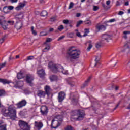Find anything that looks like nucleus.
<instances>
[{
	"label": "nucleus",
	"mask_w": 130,
	"mask_h": 130,
	"mask_svg": "<svg viewBox=\"0 0 130 130\" xmlns=\"http://www.w3.org/2000/svg\"><path fill=\"white\" fill-rule=\"evenodd\" d=\"M85 25H88V26H91L92 25V21L90 20H86L84 21Z\"/></svg>",
	"instance_id": "nucleus-31"
},
{
	"label": "nucleus",
	"mask_w": 130,
	"mask_h": 130,
	"mask_svg": "<svg viewBox=\"0 0 130 130\" xmlns=\"http://www.w3.org/2000/svg\"><path fill=\"white\" fill-rule=\"evenodd\" d=\"M72 113L73 116L76 115L78 116L76 119L78 121L83 120L85 117V115H86V114H85V111H84L83 110H75L72 112Z\"/></svg>",
	"instance_id": "nucleus-4"
},
{
	"label": "nucleus",
	"mask_w": 130,
	"mask_h": 130,
	"mask_svg": "<svg viewBox=\"0 0 130 130\" xmlns=\"http://www.w3.org/2000/svg\"><path fill=\"white\" fill-rule=\"evenodd\" d=\"M102 41H104L105 42H109V40H111V35L105 34L102 35Z\"/></svg>",
	"instance_id": "nucleus-9"
},
{
	"label": "nucleus",
	"mask_w": 130,
	"mask_h": 130,
	"mask_svg": "<svg viewBox=\"0 0 130 130\" xmlns=\"http://www.w3.org/2000/svg\"><path fill=\"white\" fill-rule=\"evenodd\" d=\"M5 41V37H3L0 39V43L2 44Z\"/></svg>",
	"instance_id": "nucleus-52"
},
{
	"label": "nucleus",
	"mask_w": 130,
	"mask_h": 130,
	"mask_svg": "<svg viewBox=\"0 0 130 130\" xmlns=\"http://www.w3.org/2000/svg\"><path fill=\"white\" fill-rule=\"evenodd\" d=\"M85 31V34L83 35V36H87V34H89V33H90V29L89 28H85L84 29Z\"/></svg>",
	"instance_id": "nucleus-33"
},
{
	"label": "nucleus",
	"mask_w": 130,
	"mask_h": 130,
	"mask_svg": "<svg viewBox=\"0 0 130 130\" xmlns=\"http://www.w3.org/2000/svg\"><path fill=\"white\" fill-rule=\"evenodd\" d=\"M65 98H66V93L62 91H61L58 93V102H60V103L62 102L64 100Z\"/></svg>",
	"instance_id": "nucleus-11"
},
{
	"label": "nucleus",
	"mask_w": 130,
	"mask_h": 130,
	"mask_svg": "<svg viewBox=\"0 0 130 130\" xmlns=\"http://www.w3.org/2000/svg\"><path fill=\"white\" fill-rule=\"evenodd\" d=\"M37 73L40 78H44L45 76V71L43 69L38 71Z\"/></svg>",
	"instance_id": "nucleus-19"
},
{
	"label": "nucleus",
	"mask_w": 130,
	"mask_h": 130,
	"mask_svg": "<svg viewBox=\"0 0 130 130\" xmlns=\"http://www.w3.org/2000/svg\"><path fill=\"white\" fill-rule=\"evenodd\" d=\"M20 128L22 130H30L31 126L29 125V123L20 120L19 121L18 123Z\"/></svg>",
	"instance_id": "nucleus-6"
},
{
	"label": "nucleus",
	"mask_w": 130,
	"mask_h": 130,
	"mask_svg": "<svg viewBox=\"0 0 130 130\" xmlns=\"http://www.w3.org/2000/svg\"><path fill=\"white\" fill-rule=\"evenodd\" d=\"M115 21V19H110L109 21H107V23H113Z\"/></svg>",
	"instance_id": "nucleus-48"
},
{
	"label": "nucleus",
	"mask_w": 130,
	"mask_h": 130,
	"mask_svg": "<svg viewBox=\"0 0 130 130\" xmlns=\"http://www.w3.org/2000/svg\"><path fill=\"white\" fill-rule=\"evenodd\" d=\"M73 127L71 125H68L65 127L64 129L65 130H73Z\"/></svg>",
	"instance_id": "nucleus-41"
},
{
	"label": "nucleus",
	"mask_w": 130,
	"mask_h": 130,
	"mask_svg": "<svg viewBox=\"0 0 130 130\" xmlns=\"http://www.w3.org/2000/svg\"><path fill=\"white\" fill-rule=\"evenodd\" d=\"M17 77L18 80H21V79H24V78H25V75L23 72L20 71L19 73H17Z\"/></svg>",
	"instance_id": "nucleus-23"
},
{
	"label": "nucleus",
	"mask_w": 130,
	"mask_h": 130,
	"mask_svg": "<svg viewBox=\"0 0 130 130\" xmlns=\"http://www.w3.org/2000/svg\"><path fill=\"white\" fill-rule=\"evenodd\" d=\"M44 90L46 95H47V96H49L50 95V92L51 91V88H50V86L46 85L44 87Z\"/></svg>",
	"instance_id": "nucleus-16"
},
{
	"label": "nucleus",
	"mask_w": 130,
	"mask_h": 130,
	"mask_svg": "<svg viewBox=\"0 0 130 130\" xmlns=\"http://www.w3.org/2000/svg\"><path fill=\"white\" fill-rule=\"evenodd\" d=\"M53 30H54V29H53V28H50L49 30V32H52V31H53Z\"/></svg>",
	"instance_id": "nucleus-64"
},
{
	"label": "nucleus",
	"mask_w": 130,
	"mask_h": 130,
	"mask_svg": "<svg viewBox=\"0 0 130 130\" xmlns=\"http://www.w3.org/2000/svg\"><path fill=\"white\" fill-rule=\"evenodd\" d=\"M100 60V58H99L98 56H96V58L95 59V66L100 65V62H99Z\"/></svg>",
	"instance_id": "nucleus-28"
},
{
	"label": "nucleus",
	"mask_w": 130,
	"mask_h": 130,
	"mask_svg": "<svg viewBox=\"0 0 130 130\" xmlns=\"http://www.w3.org/2000/svg\"><path fill=\"white\" fill-rule=\"evenodd\" d=\"M68 38H74V33L71 32L67 34Z\"/></svg>",
	"instance_id": "nucleus-35"
},
{
	"label": "nucleus",
	"mask_w": 130,
	"mask_h": 130,
	"mask_svg": "<svg viewBox=\"0 0 130 130\" xmlns=\"http://www.w3.org/2000/svg\"><path fill=\"white\" fill-rule=\"evenodd\" d=\"M33 81H34V75L28 74L26 76V82L29 84L30 87H33Z\"/></svg>",
	"instance_id": "nucleus-7"
},
{
	"label": "nucleus",
	"mask_w": 130,
	"mask_h": 130,
	"mask_svg": "<svg viewBox=\"0 0 130 130\" xmlns=\"http://www.w3.org/2000/svg\"><path fill=\"white\" fill-rule=\"evenodd\" d=\"M37 94V96L40 98H45L46 93H45V91L39 90L38 91Z\"/></svg>",
	"instance_id": "nucleus-15"
},
{
	"label": "nucleus",
	"mask_w": 130,
	"mask_h": 130,
	"mask_svg": "<svg viewBox=\"0 0 130 130\" xmlns=\"http://www.w3.org/2000/svg\"><path fill=\"white\" fill-rule=\"evenodd\" d=\"M48 14V13H47V11L45 10L42 11V12L41 13V17H45L46 16H47Z\"/></svg>",
	"instance_id": "nucleus-27"
},
{
	"label": "nucleus",
	"mask_w": 130,
	"mask_h": 130,
	"mask_svg": "<svg viewBox=\"0 0 130 130\" xmlns=\"http://www.w3.org/2000/svg\"><path fill=\"white\" fill-rule=\"evenodd\" d=\"M81 13H76V17H77V18H79V17H81Z\"/></svg>",
	"instance_id": "nucleus-56"
},
{
	"label": "nucleus",
	"mask_w": 130,
	"mask_h": 130,
	"mask_svg": "<svg viewBox=\"0 0 130 130\" xmlns=\"http://www.w3.org/2000/svg\"><path fill=\"white\" fill-rule=\"evenodd\" d=\"M3 12L4 13H5V14H8V13H9V9L6 8L5 9V7L3 8Z\"/></svg>",
	"instance_id": "nucleus-46"
},
{
	"label": "nucleus",
	"mask_w": 130,
	"mask_h": 130,
	"mask_svg": "<svg viewBox=\"0 0 130 130\" xmlns=\"http://www.w3.org/2000/svg\"><path fill=\"white\" fill-rule=\"evenodd\" d=\"M123 34H124V35H126L127 34H130V31H123Z\"/></svg>",
	"instance_id": "nucleus-53"
},
{
	"label": "nucleus",
	"mask_w": 130,
	"mask_h": 130,
	"mask_svg": "<svg viewBox=\"0 0 130 130\" xmlns=\"http://www.w3.org/2000/svg\"><path fill=\"white\" fill-rule=\"evenodd\" d=\"M96 29L98 30V32H100V31H105L106 30V26L104 25L98 24L95 26Z\"/></svg>",
	"instance_id": "nucleus-13"
},
{
	"label": "nucleus",
	"mask_w": 130,
	"mask_h": 130,
	"mask_svg": "<svg viewBox=\"0 0 130 130\" xmlns=\"http://www.w3.org/2000/svg\"><path fill=\"white\" fill-rule=\"evenodd\" d=\"M68 84L71 86V87H73L74 86V82H68Z\"/></svg>",
	"instance_id": "nucleus-58"
},
{
	"label": "nucleus",
	"mask_w": 130,
	"mask_h": 130,
	"mask_svg": "<svg viewBox=\"0 0 130 130\" xmlns=\"http://www.w3.org/2000/svg\"><path fill=\"white\" fill-rule=\"evenodd\" d=\"M83 24V21L80 20L78 22H77V23L76 24L77 28L80 27V25H82Z\"/></svg>",
	"instance_id": "nucleus-36"
},
{
	"label": "nucleus",
	"mask_w": 130,
	"mask_h": 130,
	"mask_svg": "<svg viewBox=\"0 0 130 130\" xmlns=\"http://www.w3.org/2000/svg\"><path fill=\"white\" fill-rule=\"evenodd\" d=\"M116 6H120V3H119V1H117L116 4Z\"/></svg>",
	"instance_id": "nucleus-63"
},
{
	"label": "nucleus",
	"mask_w": 130,
	"mask_h": 130,
	"mask_svg": "<svg viewBox=\"0 0 130 130\" xmlns=\"http://www.w3.org/2000/svg\"><path fill=\"white\" fill-rule=\"evenodd\" d=\"M59 125H60V124H59V122L58 121H55L54 119L52 120V123L51 124L52 128H54L55 129L57 128Z\"/></svg>",
	"instance_id": "nucleus-12"
},
{
	"label": "nucleus",
	"mask_w": 130,
	"mask_h": 130,
	"mask_svg": "<svg viewBox=\"0 0 130 130\" xmlns=\"http://www.w3.org/2000/svg\"><path fill=\"white\" fill-rule=\"evenodd\" d=\"M102 43H103V41H101L99 43H97L96 44V48H100V47H101V46H102Z\"/></svg>",
	"instance_id": "nucleus-29"
},
{
	"label": "nucleus",
	"mask_w": 130,
	"mask_h": 130,
	"mask_svg": "<svg viewBox=\"0 0 130 130\" xmlns=\"http://www.w3.org/2000/svg\"><path fill=\"white\" fill-rule=\"evenodd\" d=\"M48 68L53 73H58L59 72L63 73V75H68L69 74L68 70H66L63 67L59 64H53L49 62Z\"/></svg>",
	"instance_id": "nucleus-3"
},
{
	"label": "nucleus",
	"mask_w": 130,
	"mask_h": 130,
	"mask_svg": "<svg viewBox=\"0 0 130 130\" xmlns=\"http://www.w3.org/2000/svg\"><path fill=\"white\" fill-rule=\"evenodd\" d=\"M25 6H26V4L20 3L19 5L15 8V10H16V11H20V10H22V9H23Z\"/></svg>",
	"instance_id": "nucleus-22"
},
{
	"label": "nucleus",
	"mask_w": 130,
	"mask_h": 130,
	"mask_svg": "<svg viewBox=\"0 0 130 130\" xmlns=\"http://www.w3.org/2000/svg\"><path fill=\"white\" fill-rule=\"evenodd\" d=\"M15 22L14 21L9 20L8 21L6 20H3L2 19H0V27H2L4 30H7L8 29V26L9 24L10 25H14Z\"/></svg>",
	"instance_id": "nucleus-5"
},
{
	"label": "nucleus",
	"mask_w": 130,
	"mask_h": 130,
	"mask_svg": "<svg viewBox=\"0 0 130 130\" xmlns=\"http://www.w3.org/2000/svg\"><path fill=\"white\" fill-rule=\"evenodd\" d=\"M19 83H21V86L18 85V87H23V86H24V81H20L19 82Z\"/></svg>",
	"instance_id": "nucleus-60"
},
{
	"label": "nucleus",
	"mask_w": 130,
	"mask_h": 130,
	"mask_svg": "<svg viewBox=\"0 0 130 130\" xmlns=\"http://www.w3.org/2000/svg\"><path fill=\"white\" fill-rule=\"evenodd\" d=\"M50 20H51V22H54V21H55V20H56V18L55 17H51L50 18Z\"/></svg>",
	"instance_id": "nucleus-54"
},
{
	"label": "nucleus",
	"mask_w": 130,
	"mask_h": 130,
	"mask_svg": "<svg viewBox=\"0 0 130 130\" xmlns=\"http://www.w3.org/2000/svg\"><path fill=\"white\" fill-rule=\"evenodd\" d=\"M5 94H6L5 90L3 89H0V97H1L2 96H5Z\"/></svg>",
	"instance_id": "nucleus-37"
},
{
	"label": "nucleus",
	"mask_w": 130,
	"mask_h": 130,
	"mask_svg": "<svg viewBox=\"0 0 130 130\" xmlns=\"http://www.w3.org/2000/svg\"><path fill=\"white\" fill-rule=\"evenodd\" d=\"M23 27V23L21 21H19L16 22V24L15 25V27L17 29V30H20L21 28Z\"/></svg>",
	"instance_id": "nucleus-18"
},
{
	"label": "nucleus",
	"mask_w": 130,
	"mask_h": 130,
	"mask_svg": "<svg viewBox=\"0 0 130 130\" xmlns=\"http://www.w3.org/2000/svg\"><path fill=\"white\" fill-rule=\"evenodd\" d=\"M76 35L78 37H82V36L81 35V33H80V32H77L76 33Z\"/></svg>",
	"instance_id": "nucleus-59"
},
{
	"label": "nucleus",
	"mask_w": 130,
	"mask_h": 130,
	"mask_svg": "<svg viewBox=\"0 0 130 130\" xmlns=\"http://www.w3.org/2000/svg\"><path fill=\"white\" fill-rule=\"evenodd\" d=\"M64 37H66L65 36H62L61 37H60L58 39V41H60V40H62V39H63V38H64Z\"/></svg>",
	"instance_id": "nucleus-49"
},
{
	"label": "nucleus",
	"mask_w": 130,
	"mask_h": 130,
	"mask_svg": "<svg viewBox=\"0 0 130 130\" xmlns=\"http://www.w3.org/2000/svg\"><path fill=\"white\" fill-rule=\"evenodd\" d=\"M70 99H71L72 102H73L74 104H78V99H77V98H76V96L74 95V94H71Z\"/></svg>",
	"instance_id": "nucleus-20"
},
{
	"label": "nucleus",
	"mask_w": 130,
	"mask_h": 130,
	"mask_svg": "<svg viewBox=\"0 0 130 130\" xmlns=\"http://www.w3.org/2000/svg\"><path fill=\"white\" fill-rule=\"evenodd\" d=\"M50 49V46H49V45H48L47 47H46L44 48V50H47V51H48V50H49Z\"/></svg>",
	"instance_id": "nucleus-50"
},
{
	"label": "nucleus",
	"mask_w": 130,
	"mask_h": 130,
	"mask_svg": "<svg viewBox=\"0 0 130 130\" xmlns=\"http://www.w3.org/2000/svg\"><path fill=\"white\" fill-rule=\"evenodd\" d=\"M129 45H130V43H128L125 44L123 47V50H122V52H124L125 51H129L130 50Z\"/></svg>",
	"instance_id": "nucleus-21"
},
{
	"label": "nucleus",
	"mask_w": 130,
	"mask_h": 130,
	"mask_svg": "<svg viewBox=\"0 0 130 130\" xmlns=\"http://www.w3.org/2000/svg\"><path fill=\"white\" fill-rule=\"evenodd\" d=\"M0 83H2L3 85H9L12 83L11 80H8L7 79L0 78Z\"/></svg>",
	"instance_id": "nucleus-17"
},
{
	"label": "nucleus",
	"mask_w": 130,
	"mask_h": 130,
	"mask_svg": "<svg viewBox=\"0 0 130 130\" xmlns=\"http://www.w3.org/2000/svg\"><path fill=\"white\" fill-rule=\"evenodd\" d=\"M91 77H89L87 80L85 82V83L82 85L81 88H85V87H87L88 85H89V83H90V81H91Z\"/></svg>",
	"instance_id": "nucleus-24"
},
{
	"label": "nucleus",
	"mask_w": 130,
	"mask_h": 130,
	"mask_svg": "<svg viewBox=\"0 0 130 130\" xmlns=\"http://www.w3.org/2000/svg\"><path fill=\"white\" fill-rule=\"evenodd\" d=\"M106 4L107 6H109L110 5V0L107 1Z\"/></svg>",
	"instance_id": "nucleus-57"
},
{
	"label": "nucleus",
	"mask_w": 130,
	"mask_h": 130,
	"mask_svg": "<svg viewBox=\"0 0 130 130\" xmlns=\"http://www.w3.org/2000/svg\"><path fill=\"white\" fill-rule=\"evenodd\" d=\"M27 101L25 100H22L17 104H16V106H17V108H22V107H24L27 105Z\"/></svg>",
	"instance_id": "nucleus-10"
},
{
	"label": "nucleus",
	"mask_w": 130,
	"mask_h": 130,
	"mask_svg": "<svg viewBox=\"0 0 130 130\" xmlns=\"http://www.w3.org/2000/svg\"><path fill=\"white\" fill-rule=\"evenodd\" d=\"M7 64V62H5L1 64H0V71L3 69V68H5L6 67V64Z\"/></svg>",
	"instance_id": "nucleus-43"
},
{
	"label": "nucleus",
	"mask_w": 130,
	"mask_h": 130,
	"mask_svg": "<svg viewBox=\"0 0 130 130\" xmlns=\"http://www.w3.org/2000/svg\"><path fill=\"white\" fill-rule=\"evenodd\" d=\"M6 9H8V11H12V10H14V7L13 6H5L4 10H6Z\"/></svg>",
	"instance_id": "nucleus-32"
},
{
	"label": "nucleus",
	"mask_w": 130,
	"mask_h": 130,
	"mask_svg": "<svg viewBox=\"0 0 130 130\" xmlns=\"http://www.w3.org/2000/svg\"><path fill=\"white\" fill-rule=\"evenodd\" d=\"M125 6H129V2L128 1H127L124 4Z\"/></svg>",
	"instance_id": "nucleus-62"
},
{
	"label": "nucleus",
	"mask_w": 130,
	"mask_h": 130,
	"mask_svg": "<svg viewBox=\"0 0 130 130\" xmlns=\"http://www.w3.org/2000/svg\"><path fill=\"white\" fill-rule=\"evenodd\" d=\"M34 59V56H29L27 57V60H33Z\"/></svg>",
	"instance_id": "nucleus-45"
},
{
	"label": "nucleus",
	"mask_w": 130,
	"mask_h": 130,
	"mask_svg": "<svg viewBox=\"0 0 130 130\" xmlns=\"http://www.w3.org/2000/svg\"><path fill=\"white\" fill-rule=\"evenodd\" d=\"M121 102V101H119L116 107L113 109V110H116L117 109V107H118V106H119V105H120Z\"/></svg>",
	"instance_id": "nucleus-47"
},
{
	"label": "nucleus",
	"mask_w": 130,
	"mask_h": 130,
	"mask_svg": "<svg viewBox=\"0 0 130 130\" xmlns=\"http://www.w3.org/2000/svg\"><path fill=\"white\" fill-rule=\"evenodd\" d=\"M123 14H124V12L121 11H120L118 13V15H119L120 16H122V15H123Z\"/></svg>",
	"instance_id": "nucleus-55"
},
{
	"label": "nucleus",
	"mask_w": 130,
	"mask_h": 130,
	"mask_svg": "<svg viewBox=\"0 0 130 130\" xmlns=\"http://www.w3.org/2000/svg\"><path fill=\"white\" fill-rule=\"evenodd\" d=\"M40 112L42 115H47L48 113V108L46 106H42L40 108Z\"/></svg>",
	"instance_id": "nucleus-8"
},
{
	"label": "nucleus",
	"mask_w": 130,
	"mask_h": 130,
	"mask_svg": "<svg viewBox=\"0 0 130 130\" xmlns=\"http://www.w3.org/2000/svg\"><path fill=\"white\" fill-rule=\"evenodd\" d=\"M67 54L69 57H67V59H69L70 61H74L76 59L80 58V51L76 48L75 46L69 47L67 51Z\"/></svg>",
	"instance_id": "nucleus-2"
},
{
	"label": "nucleus",
	"mask_w": 130,
	"mask_h": 130,
	"mask_svg": "<svg viewBox=\"0 0 130 130\" xmlns=\"http://www.w3.org/2000/svg\"><path fill=\"white\" fill-rule=\"evenodd\" d=\"M102 7L104 8L105 10H108L109 9L106 5H105L104 3H102Z\"/></svg>",
	"instance_id": "nucleus-42"
},
{
	"label": "nucleus",
	"mask_w": 130,
	"mask_h": 130,
	"mask_svg": "<svg viewBox=\"0 0 130 130\" xmlns=\"http://www.w3.org/2000/svg\"><path fill=\"white\" fill-rule=\"evenodd\" d=\"M73 22V20L69 21V20L68 19L64 20L63 21V23L66 25H68V24H72Z\"/></svg>",
	"instance_id": "nucleus-26"
},
{
	"label": "nucleus",
	"mask_w": 130,
	"mask_h": 130,
	"mask_svg": "<svg viewBox=\"0 0 130 130\" xmlns=\"http://www.w3.org/2000/svg\"><path fill=\"white\" fill-rule=\"evenodd\" d=\"M52 41V39L50 38H47L46 39V42L44 43V44H46V43H48V42H51Z\"/></svg>",
	"instance_id": "nucleus-38"
},
{
	"label": "nucleus",
	"mask_w": 130,
	"mask_h": 130,
	"mask_svg": "<svg viewBox=\"0 0 130 130\" xmlns=\"http://www.w3.org/2000/svg\"><path fill=\"white\" fill-rule=\"evenodd\" d=\"M2 112L4 116L9 117L12 120L17 118V111L12 105L9 106L7 109L3 108Z\"/></svg>",
	"instance_id": "nucleus-1"
},
{
	"label": "nucleus",
	"mask_w": 130,
	"mask_h": 130,
	"mask_svg": "<svg viewBox=\"0 0 130 130\" xmlns=\"http://www.w3.org/2000/svg\"><path fill=\"white\" fill-rule=\"evenodd\" d=\"M35 126L37 130H40L43 127V123L41 122H35Z\"/></svg>",
	"instance_id": "nucleus-14"
},
{
	"label": "nucleus",
	"mask_w": 130,
	"mask_h": 130,
	"mask_svg": "<svg viewBox=\"0 0 130 130\" xmlns=\"http://www.w3.org/2000/svg\"><path fill=\"white\" fill-rule=\"evenodd\" d=\"M0 130H7V125H0Z\"/></svg>",
	"instance_id": "nucleus-34"
},
{
	"label": "nucleus",
	"mask_w": 130,
	"mask_h": 130,
	"mask_svg": "<svg viewBox=\"0 0 130 130\" xmlns=\"http://www.w3.org/2000/svg\"><path fill=\"white\" fill-rule=\"evenodd\" d=\"M11 2L12 3H18V0H11Z\"/></svg>",
	"instance_id": "nucleus-61"
},
{
	"label": "nucleus",
	"mask_w": 130,
	"mask_h": 130,
	"mask_svg": "<svg viewBox=\"0 0 130 130\" xmlns=\"http://www.w3.org/2000/svg\"><path fill=\"white\" fill-rule=\"evenodd\" d=\"M92 47H93V45H91V43H89L88 45V47L87 48V51H90V50H91V49L92 48Z\"/></svg>",
	"instance_id": "nucleus-39"
},
{
	"label": "nucleus",
	"mask_w": 130,
	"mask_h": 130,
	"mask_svg": "<svg viewBox=\"0 0 130 130\" xmlns=\"http://www.w3.org/2000/svg\"><path fill=\"white\" fill-rule=\"evenodd\" d=\"M99 9V7H98V6H93V11H98Z\"/></svg>",
	"instance_id": "nucleus-51"
},
{
	"label": "nucleus",
	"mask_w": 130,
	"mask_h": 130,
	"mask_svg": "<svg viewBox=\"0 0 130 130\" xmlns=\"http://www.w3.org/2000/svg\"><path fill=\"white\" fill-rule=\"evenodd\" d=\"M73 7H74V3L71 2L70 3V5H69V9H73Z\"/></svg>",
	"instance_id": "nucleus-44"
},
{
	"label": "nucleus",
	"mask_w": 130,
	"mask_h": 130,
	"mask_svg": "<svg viewBox=\"0 0 130 130\" xmlns=\"http://www.w3.org/2000/svg\"><path fill=\"white\" fill-rule=\"evenodd\" d=\"M50 80L51 81V82H54L55 81H57V76L54 75H51L49 77Z\"/></svg>",
	"instance_id": "nucleus-25"
},
{
	"label": "nucleus",
	"mask_w": 130,
	"mask_h": 130,
	"mask_svg": "<svg viewBox=\"0 0 130 130\" xmlns=\"http://www.w3.org/2000/svg\"><path fill=\"white\" fill-rule=\"evenodd\" d=\"M31 30L32 35H34V36H36V35H37V32H36V30H34V26L31 27Z\"/></svg>",
	"instance_id": "nucleus-30"
},
{
	"label": "nucleus",
	"mask_w": 130,
	"mask_h": 130,
	"mask_svg": "<svg viewBox=\"0 0 130 130\" xmlns=\"http://www.w3.org/2000/svg\"><path fill=\"white\" fill-rule=\"evenodd\" d=\"M64 29V27H63V25H60L58 27V30L60 31H62Z\"/></svg>",
	"instance_id": "nucleus-40"
}]
</instances>
